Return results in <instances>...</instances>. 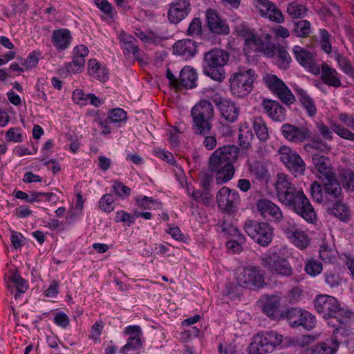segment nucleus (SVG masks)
I'll list each match as a JSON object with an SVG mask.
<instances>
[{
    "label": "nucleus",
    "instance_id": "nucleus-1",
    "mask_svg": "<svg viewBox=\"0 0 354 354\" xmlns=\"http://www.w3.org/2000/svg\"><path fill=\"white\" fill-rule=\"evenodd\" d=\"M275 190L281 204L309 223H314L317 221L316 212L303 189L297 188L290 181L287 174L281 173L277 175Z\"/></svg>",
    "mask_w": 354,
    "mask_h": 354
},
{
    "label": "nucleus",
    "instance_id": "nucleus-2",
    "mask_svg": "<svg viewBox=\"0 0 354 354\" xmlns=\"http://www.w3.org/2000/svg\"><path fill=\"white\" fill-rule=\"evenodd\" d=\"M239 154V149L232 145H225L216 149L208 160V169L218 185L230 181L234 176V163Z\"/></svg>",
    "mask_w": 354,
    "mask_h": 354
},
{
    "label": "nucleus",
    "instance_id": "nucleus-3",
    "mask_svg": "<svg viewBox=\"0 0 354 354\" xmlns=\"http://www.w3.org/2000/svg\"><path fill=\"white\" fill-rule=\"evenodd\" d=\"M230 59V54L222 49L214 48L204 54L203 73L214 81L222 82L225 78L223 66Z\"/></svg>",
    "mask_w": 354,
    "mask_h": 354
},
{
    "label": "nucleus",
    "instance_id": "nucleus-4",
    "mask_svg": "<svg viewBox=\"0 0 354 354\" xmlns=\"http://www.w3.org/2000/svg\"><path fill=\"white\" fill-rule=\"evenodd\" d=\"M191 115L193 120L192 129L195 134L205 136L210 133L214 117V108L211 102L201 100L192 107Z\"/></svg>",
    "mask_w": 354,
    "mask_h": 354
},
{
    "label": "nucleus",
    "instance_id": "nucleus-5",
    "mask_svg": "<svg viewBox=\"0 0 354 354\" xmlns=\"http://www.w3.org/2000/svg\"><path fill=\"white\" fill-rule=\"evenodd\" d=\"M313 303L317 313L322 315L325 319H331L328 324H331L332 326L335 328L334 334L337 333L339 330L338 326L342 324V322H339L337 319V316L342 311L337 299L328 295L320 294L316 296Z\"/></svg>",
    "mask_w": 354,
    "mask_h": 354
},
{
    "label": "nucleus",
    "instance_id": "nucleus-6",
    "mask_svg": "<svg viewBox=\"0 0 354 354\" xmlns=\"http://www.w3.org/2000/svg\"><path fill=\"white\" fill-rule=\"evenodd\" d=\"M283 337L273 330L260 332L253 336L249 346L251 354H266L272 352L276 346L280 345Z\"/></svg>",
    "mask_w": 354,
    "mask_h": 354
},
{
    "label": "nucleus",
    "instance_id": "nucleus-7",
    "mask_svg": "<svg viewBox=\"0 0 354 354\" xmlns=\"http://www.w3.org/2000/svg\"><path fill=\"white\" fill-rule=\"evenodd\" d=\"M254 81L255 73L251 68L233 73L229 78L232 94L236 97L248 96L252 91Z\"/></svg>",
    "mask_w": 354,
    "mask_h": 354
},
{
    "label": "nucleus",
    "instance_id": "nucleus-8",
    "mask_svg": "<svg viewBox=\"0 0 354 354\" xmlns=\"http://www.w3.org/2000/svg\"><path fill=\"white\" fill-rule=\"evenodd\" d=\"M277 155L280 161L295 177L304 175L306 163L295 150L289 146L282 145L278 149Z\"/></svg>",
    "mask_w": 354,
    "mask_h": 354
},
{
    "label": "nucleus",
    "instance_id": "nucleus-9",
    "mask_svg": "<svg viewBox=\"0 0 354 354\" xmlns=\"http://www.w3.org/2000/svg\"><path fill=\"white\" fill-rule=\"evenodd\" d=\"M260 263L272 275L290 277L293 274V270L289 261L276 252L262 256Z\"/></svg>",
    "mask_w": 354,
    "mask_h": 354
},
{
    "label": "nucleus",
    "instance_id": "nucleus-10",
    "mask_svg": "<svg viewBox=\"0 0 354 354\" xmlns=\"http://www.w3.org/2000/svg\"><path fill=\"white\" fill-rule=\"evenodd\" d=\"M243 229L249 236L262 246H267L272 241V230L267 223L247 220Z\"/></svg>",
    "mask_w": 354,
    "mask_h": 354
},
{
    "label": "nucleus",
    "instance_id": "nucleus-11",
    "mask_svg": "<svg viewBox=\"0 0 354 354\" xmlns=\"http://www.w3.org/2000/svg\"><path fill=\"white\" fill-rule=\"evenodd\" d=\"M236 278L239 285L245 288H261L266 284L264 272L259 266H247L239 269Z\"/></svg>",
    "mask_w": 354,
    "mask_h": 354
},
{
    "label": "nucleus",
    "instance_id": "nucleus-12",
    "mask_svg": "<svg viewBox=\"0 0 354 354\" xmlns=\"http://www.w3.org/2000/svg\"><path fill=\"white\" fill-rule=\"evenodd\" d=\"M292 53L297 62L307 71L318 75L320 74V65L317 59V54L299 46H295Z\"/></svg>",
    "mask_w": 354,
    "mask_h": 354
},
{
    "label": "nucleus",
    "instance_id": "nucleus-13",
    "mask_svg": "<svg viewBox=\"0 0 354 354\" xmlns=\"http://www.w3.org/2000/svg\"><path fill=\"white\" fill-rule=\"evenodd\" d=\"M285 316L291 327L302 326L307 330L313 328L315 326V317L307 310L290 308L286 312Z\"/></svg>",
    "mask_w": 354,
    "mask_h": 354
},
{
    "label": "nucleus",
    "instance_id": "nucleus-14",
    "mask_svg": "<svg viewBox=\"0 0 354 354\" xmlns=\"http://www.w3.org/2000/svg\"><path fill=\"white\" fill-rule=\"evenodd\" d=\"M281 133L286 140L294 144H301L312 136L309 128L301 124L284 123L281 127Z\"/></svg>",
    "mask_w": 354,
    "mask_h": 354
},
{
    "label": "nucleus",
    "instance_id": "nucleus-15",
    "mask_svg": "<svg viewBox=\"0 0 354 354\" xmlns=\"http://www.w3.org/2000/svg\"><path fill=\"white\" fill-rule=\"evenodd\" d=\"M216 202L221 211L232 214L236 211L240 196L237 191L224 186L217 192Z\"/></svg>",
    "mask_w": 354,
    "mask_h": 354
},
{
    "label": "nucleus",
    "instance_id": "nucleus-16",
    "mask_svg": "<svg viewBox=\"0 0 354 354\" xmlns=\"http://www.w3.org/2000/svg\"><path fill=\"white\" fill-rule=\"evenodd\" d=\"M271 36L269 34H254L251 39H248L246 46L254 52H261L266 56L273 57L277 52L276 46L271 41Z\"/></svg>",
    "mask_w": 354,
    "mask_h": 354
},
{
    "label": "nucleus",
    "instance_id": "nucleus-17",
    "mask_svg": "<svg viewBox=\"0 0 354 354\" xmlns=\"http://www.w3.org/2000/svg\"><path fill=\"white\" fill-rule=\"evenodd\" d=\"M316 127L325 140H332L333 139V131L341 138L354 142V132L344 127L343 124L333 122L330 124V128L324 122H318Z\"/></svg>",
    "mask_w": 354,
    "mask_h": 354
},
{
    "label": "nucleus",
    "instance_id": "nucleus-18",
    "mask_svg": "<svg viewBox=\"0 0 354 354\" xmlns=\"http://www.w3.org/2000/svg\"><path fill=\"white\" fill-rule=\"evenodd\" d=\"M207 28L213 34L227 35L230 33V27L218 12L214 9H207L205 14Z\"/></svg>",
    "mask_w": 354,
    "mask_h": 354
},
{
    "label": "nucleus",
    "instance_id": "nucleus-19",
    "mask_svg": "<svg viewBox=\"0 0 354 354\" xmlns=\"http://www.w3.org/2000/svg\"><path fill=\"white\" fill-rule=\"evenodd\" d=\"M257 209L261 216L265 219L279 222L283 218V212L280 207L268 199H259L257 203Z\"/></svg>",
    "mask_w": 354,
    "mask_h": 354
},
{
    "label": "nucleus",
    "instance_id": "nucleus-20",
    "mask_svg": "<svg viewBox=\"0 0 354 354\" xmlns=\"http://www.w3.org/2000/svg\"><path fill=\"white\" fill-rule=\"evenodd\" d=\"M119 41L123 54L127 58H129L131 55L138 61L142 59V50L138 46V40L136 37L122 32L119 35Z\"/></svg>",
    "mask_w": 354,
    "mask_h": 354
},
{
    "label": "nucleus",
    "instance_id": "nucleus-21",
    "mask_svg": "<svg viewBox=\"0 0 354 354\" xmlns=\"http://www.w3.org/2000/svg\"><path fill=\"white\" fill-rule=\"evenodd\" d=\"M324 204L330 205V203L342 200L344 198L342 187L336 177L324 180Z\"/></svg>",
    "mask_w": 354,
    "mask_h": 354
},
{
    "label": "nucleus",
    "instance_id": "nucleus-22",
    "mask_svg": "<svg viewBox=\"0 0 354 354\" xmlns=\"http://www.w3.org/2000/svg\"><path fill=\"white\" fill-rule=\"evenodd\" d=\"M256 7L262 17H267L270 21L278 24L284 21L282 12L272 2L268 0H257Z\"/></svg>",
    "mask_w": 354,
    "mask_h": 354
},
{
    "label": "nucleus",
    "instance_id": "nucleus-23",
    "mask_svg": "<svg viewBox=\"0 0 354 354\" xmlns=\"http://www.w3.org/2000/svg\"><path fill=\"white\" fill-rule=\"evenodd\" d=\"M189 10V0H176L169 6L168 19L172 24H178L186 17Z\"/></svg>",
    "mask_w": 354,
    "mask_h": 354
},
{
    "label": "nucleus",
    "instance_id": "nucleus-24",
    "mask_svg": "<svg viewBox=\"0 0 354 354\" xmlns=\"http://www.w3.org/2000/svg\"><path fill=\"white\" fill-rule=\"evenodd\" d=\"M261 106L263 112L273 121L282 122L286 120V109L279 102L263 99Z\"/></svg>",
    "mask_w": 354,
    "mask_h": 354
},
{
    "label": "nucleus",
    "instance_id": "nucleus-25",
    "mask_svg": "<svg viewBox=\"0 0 354 354\" xmlns=\"http://www.w3.org/2000/svg\"><path fill=\"white\" fill-rule=\"evenodd\" d=\"M173 53L185 59L192 58L197 53L196 43L189 39L178 40L173 45Z\"/></svg>",
    "mask_w": 354,
    "mask_h": 354
},
{
    "label": "nucleus",
    "instance_id": "nucleus-26",
    "mask_svg": "<svg viewBox=\"0 0 354 354\" xmlns=\"http://www.w3.org/2000/svg\"><path fill=\"white\" fill-rule=\"evenodd\" d=\"M322 81L328 86L338 88L342 86L339 73L328 64L323 62L320 66Z\"/></svg>",
    "mask_w": 354,
    "mask_h": 354
},
{
    "label": "nucleus",
    "instance_id": "nucleus-27",
    "mask_svg": "<svg viewBox=\"0 0 354 354\" xmlns=\"http://www.w3.org/2000/svg\"><path fill=\"white\" fill-rule=\"evenodd\" d=\"M312 160L317 170L323 176L324 180L335 176V170L328 158L319 154H314L312 156Z\"/></svg>",
    "mask_w": 354,
    "mask_h": 354
},
{
    "label": "nucleus",
    "instance_id": "nucleus-28",
    "mask_svg": "<svg viewBox=\"0 0 354 354\" xmlns=\"http://www.w3.org/2000/svg\"><path fill=\"white\" fill-rule=\"evenodd\" d=\"M327 208L328 214L333 216L343 222H348L351 218L349 206L344 203L343 199L330 203Z\"/></svg>",
    "mask_w": 354,
    "mask_h": 354
},
{
    "label": "nucleus",
    "instance_id": "nucleus-29",
    "mask_svg": "<svg viewBox=\"0 0 354 354\" xmlns=\"http://www.w3.org/2000/svg\"><path fill=\"white\" fill-rule=\"evenodd\" d=\"M88 73L93 78L102 82L109 80V72L106 66L101 64L96 59H91L88 62Z\"/></svg>",
    "mask_w": 354,
    "mask_h": 354
},
{
    "label": "nucleus",
    "instance_id": "nucleus-30",
    "mask_svg": "<svg viewBox=\"0 0 354 354\" xmlns=\"http://www.w3.org/2000/svg\"><path fill=\"white\" fill-rule=\"evenodd\" d=\"M71 40L72 36L70 30L68 29L62 28L53 32L52 42L55 48L59 51L68 48Z\"/></svg>",
    "mask_w": 354,
    "mask_h": 354
},
{
    "label": "nucleus",
    "instance_id": "nucleus-31",
    "mask_svg": "<svg viewBox=\"0 0 354 354\" xmlns=\"http://www.w3.org/2000/svg\"><path fill=\"white\" fill-rule=\"evenodd\" d=\"M339 343L335 338L319 343L312 348L305 349L301 354H333L338 348Z\"/></svg>",
    "mask_w": 354,
    "mask_h": 354
},
{
    "label": "nucleus",
    "instance_id": "nucleus-32",
    "mask_svg": "<svg viewBox=\"0 0 354 354\" xmlns=\"http://www.w3.org/2000/svg\"><path fill=\"white\" fill-rule=\"evenodd\" d=\"M247 163L250 175L257 180H263L269 178V171L264 161L250 159Z\"/></svg>",
    "mask_w": 354,
    "mask_h": 354
},
{
    "label": "nucleus",
    "instance_id": "nucleus-33",
    "mask_svg": "<svg viewBox=\"0 0 354 354\" xmlns=\"http://www.w3.org/2000/svg\"><path fill=\"white\" fill-rule=\"evenodd\" d=\"M197 73L189 66H184L179 74V89L193 88L196 86Z\"/></svg>",
    "mask_w": 354,
    "mask_h": 354
},
{
    "label": "nucleus",
    "instance_id": "nucleus-34",
    "mask_svg": "<svg viewBox=\"0 0 354 354\" xmlns=\"http://www.w3.org/2000/svg\"><path fill=\"white\" fill-rule=\"evenodd\" d=\"M295 91L298 95L299 101L308 115L310 117L315 116L317 113V107L313 97H311L306 91L301 88L297 87L295 88Z\"/></svg>",
    "mask_w": 354,
    "mask_h": 354
},
{
    "label": "nucleus",
    "instance_id": "nucleus-35",
    "mask_svg": "<svg viewBox=\"0 0 354 354\" xmlns=\"http://www.w3.org/2000/svg\"><path fill=\"white\" fill-rule=\"evenodd\" d=\"M280 299L274 295L268 297L263 305V312L273 319L280 317Z\"/></svg>",
    "mask_w": 354,
    "mask_h": 354
},
{
    "label": "nucleus",
    "instance_id": "nucleus-36",
    "mask_svg": "<svg viewBox=\"0 0 354 354\" xmlns=\"http://www.w3.org/2000/svg\"><path fill=\"white\" fill-rule=\"evenodd\" d=\"M219 110L222 116L228 122H233L238 118L239 109L232 101L223 99V102L219 103Z\"/></svg>",
    "mask_w": 354,
    "mask_h": 354
},
{
    "label": "nucleus",
    "instance_id": "nucleus-37",
    "mask_svg": "<svg viewBox=\"0 0 354 354\" xmlns=\"http://www.w3.org/2000/svg\"><path fill=\"white\" fill-rule=\"evenodd\" d=\"M10 274L7 281L8 288V289L16 288L17 292L15 294V297L17 298L18 293H24L27 290L28 283L17 271H10ZM11 291H13V289Z\"/></svg>",
    "mask_w": 354,
    "mask_h": 354
},
{
    "label": "nucleus",
    "instance_id": "nucleus-38",
    "mask_svg": "<svg viewBox=\"0 0 354 354\" xmlns=\"http://www.w3.org/2000/svg\"><path fill=\"white\" fill-rule=\"evenodd\" d=\"M333 57L337 63L339 68L346 75L354 79V62L348 57L335 50L333 53Z\"/></svg>",
    "mask_w": 354,
    "mask_h": 354
},
{
    "label": "nucleus",
    "instance_id": "nucleus-39",
    "mask_svg": "<svg viewBox=\"0 0 354 354\" xmlns=\"http://www.w3.org/2000/svg\"><path fill=\"white\" fill-rule=\"evenodd\" d=\"M218 227L221 233L223 234L226 238L230 237H239V240L241 242H245V238L239 230L232 225L230 222H227L225 219L221 220L218 224Z\"/></svg>",
    "mask_w": 354,
    "mask_h": 354
},
{
    "label": "nucleus",
    "instance_id": "nucleus-40",
    "mask_svg": "<svg viewBox=\"0 0 354 354\" xmlns=\"http://www.w3.org/2000/svg\"><path fill=\"white\" fill-rule=\"evenodd\" d=\"M252 129L261 142H265L267 141L269 138L268 128L262 117H254L252 119Z\"/></svg>",
    "mask_w": 354,
    "mask_h": 354
},
{
    "label": "nucleus",
    "instance_id": "nucleus-41",
    "mask_svg": "<svg viewBox=\"0 0 354 354\" xmlns=\"http://www.w3.org/2000/svg\"><path fill=\"white\" fill-rule=\"evenodd\" d=\"M286 234L294 245L298 248L303 250L307 247L309 239L305 232L295 229V230L288 231Z\"/></svg>",
    "mask_w": 354,
    "mask_h": 354
},
{
    "label": "nucleus",
    "instance_id": "nucleus-42",
    "mask_svg": "<svg viewBox=\"0 0 354 354\" xmlns=\"http://www.w3.org/2000/svg\"><path fill=\"white\" fill-rule=\"evenodd\" d=\"M136 205L142 209H159L162 203L155 201L152 197L138 196L135 198Z\"/></svg>",
    "mask_w": 354,
    "mask_h": 354
},
{
    "label": "nucleus",
    "instance_id": "nucleus-43",
    "mask_svg": "<svg viewBox=\"0 0 354 354\" xmlns=\"http://www.w3.org/2000/svg\"><path fill=\"white\" fill-rule=\"evenodd\" d=\"M304 269L308 274L316 277L322 272L323 265L319 260L311 258L306 261Z\"/></svg>",
    "mask_w": 354,
    "mask_h": 354
},
{
    "label": "nucleus",
    "instance_id": "nucleus-44",
    "mask_svg": "<svg viewBox=\"0 0 354 354\" xmlns=\"http://www.w3.org/2000/svg\"><path fill=\"white\" fill-rule=\"evenodd\" d=\"M263 80L266 85L273 93H276L285 85L284 82L274 75L266 74Z\"/></svg>",
    "mask_w": 354,
    "mask_h": 354
},
{
    "label": "nucleus",
    "instance_id": "nucleus-45",
    "mask_svg": "<svg viewBox=\"0 0 354 354\" xmlns=\"http://www.w3.org/2000/svg\"><path fill=\"white\" fill-rule=\"evenodd\" d=\"M307 12V8L304 5H300L297 3H290L288 5L287 12L293 19L304 17Z\"/></svg>",
    "mask_w": 354,
    "mask_h": 354
},
{
    "label": "nucleus",
    "instance_id": "nucleus-46",
    "mask_svg": "<svg viewBox=\"0 0 354 354\" xmlns=\"http://www.w3.org/2000/svg\"><path fill=\"white\" fill-rule=\"evenodd\" d=\"M310 194L312 198L318 203H323L324 201V187L323 189L321 185L317 182L313 181L310 185Z\"/></svg>",
    "mask_w": 354,
    "mask_h": 354
},
{
    "label": "nucleus",
    "instance_id": "nucleus-47",
    "mask_svg": "<svg viewBox=\"0 0 354 354\" xmlns=\"http://www.w3.org/2000/svg\"><path fill=\"white\" fill-rule=\"evenodd\" d=\"M294 33L299 37H306L310 33V23L308 20H301L295 23Z\"/></svg>",
    "mask_w": 354,
    "mask_h": 354
},
{
    "label": "nucleus",
    "instance_id": "nucleus-48",
    "mask_svg": "<svg viewBox=\"0 0 354 354\" xmlns=\"http://www.w3.org/2000/svg\"><path fill=\"white\" fill-rule=\"evenodd\" d=\"M107 118L112 123L120 125L121 122L127 120V113L124 109L116 108L109 111Z\"/></svg>",
    "mask_w": 354,
    "mask_h": 354
},
{
    "label": "nucleus",
    "instance_id": "nucleus-49",
    "mask_svg": "<svg viewBox=\"0 0 354 354\" xmlns=\"http://www.w3.org/2000/svg\"><path fill=\"white\" fill-rule=\"evenodd\" d=\"M254 138L252 131L249 129L239 130V145L243 149H248L251 147V142Z\"/></svg>",
    "mask_w": 354,
    "mask_h": 354
},
{
    "label": "nucleus",
    "instance_id": "nucleus-50",
    "mask_svg": "<svg viewBox=\"0 0 354 354\" xmlns=\"http://www.w3.org/2000/svg\"><path fill=\"white\" fill-rule=\"evenodd\" d=\"M274 94L286 104H292L295 102L294 95L286 84Z\"/></svg>",
    "mask_w": 354,
    "mask_h": 354
},
{
    "label": "nucleus",
    "instance_id": "nucleus-51",
    "mask_svg": "<svg viewBox=\"0 0 354 354\" xmlns=\"http://www.w3.org/2000/svg\"><path fill=\"white\" fill-rule=\"evenodd\" d=\"M114 197L111 194H106L102 196L99 201V207L104 212L110 213L114 210Z\"/></svg>",
    "mask_w": 354,
    "mask_h": 354
},
{
    "label": "nucleus",
    "instance_id": "nucleus-52",
    "mask_svg": "<svg viewBox=\"0 0 354 354\" xmlns=\"http://www.w3.org/2000/svg\"><path fill=\"white\" fill-rule=\"evenodd\" d=\"M320 46L322 50L326 53H332V45L330 42V35L328 30L324 28L319 30Z\"/></svg>",
    "mask_w": 354,
    "mask_h": 354
},
{
    "label": "nucleus",
    "instance_id": "nucleus-53",
    "mask_svg": "<svg viewBox=\"0 0 354 354\" xmlns=\"http://www.w3.org/2000/svg\"><path fill=\"white\" fill-rule=\"evenodd\" d=\"M142 341L141 338L127 339V343L121 348L120 352L127 354L130 351H138L142 348Z\"/></svg>",
    "mask_w": 354,
    "mask_h": 354
},
{
    "label": "nucleus",
    "instance_id": "nucleus-54",
    "mask_svg": "<svg viewBox=\"0 0 354 354\" xmlns=\"http://www.w3.org/2000/svg\"><path fill=\"white\" fill-rule=\"evenodd\" d=\"M319 258L326 263H332L336 259L335 252L326 244L321 245Z\"/></svg>",
    "mask_w": 354,
    "mask_h": 354
},
{
    "label": "nucleus",
    "instance_id": "nucleus-55",
    "mask_svg": "<svg viewBox=\"0 0 354 354\" xmlns=\"http://www.w3.org/2000/svg\"><path fill=\"white\" fill-rule=\"evenodd\" d=\"M112 190L118 197L124 199L131 194V189L119 180H115L112 185Z\"/></svg>",
    "mask_w": 354,
    "mask_h": 354
},
{
    "label": "nucleus",
    "instance_id": "nucleus-56",
    "mask_svg": "<svg viewBox=\"0 0 354 354\" xmlns=\"http://www.w3.org/2000/svg\"><path fill=\"white\" fill-rule=\"evenodd\" d=\"M188 193L191 194L192 198L196 202L201 203L204 205H209L212 198L210 194L207 190L201 192L200 190H194L190 193V189L188 188Z\"/></svg>",
    "mask_w": 354,
    "mask_h": 354
},
{
    "label": "nucleus",
    "instance_id": "nucleus-57",
    "mask_svg": "<svg viewBox=\"0 0 354 354\" xmlns=\"http://www.w3.org/2000/svg\"><path fill=\"white\" fill-rule=\"evenodd\" d=\"M277 55L279 59V67L281 69L286 70L289 68L290 64L292 61L291 57L286 48L280 46L277 48Z\"/></svg>",
    "mask_w": 354,
    "mask_h": 354
},
{
    "label": "nucleus",
    "instance_id": "nucleus-58",
    "mask_svg": "<svg viewBox=\"0 0 354 354\" xmlns=\"http://www.w3.org/2000/svg\"><path fill=\"white\" fill-rule=\"evenodd\" d=\"M88 48L86 46L83 44L77 45L73 50L72 59L85 64V58L88 56Z\"/></svg>",
    "mask_w": 354,
    "mask_h": 354
},
{
    "label": "nucleus",
    "instance_id": "nucleus-59",
    "mask_svg": "<svg viewBox=\"0 0 354 354\" xmlns=\"http://www.w3.org/2000/svg\"><path fill=\"white\" fill-rule=\"evenodd\" d=\"M55 195L52 192H41L33 191L31 192L29 195V203H33L35 202H39L44 198L46 201H50L53 200Z\"/></svg>",
    "mask_w": 354,
    "mask_h": 354
},
{
    "label": "nucleus",
    "instance_id": "nucleus-60",
    "mask_svg": "<svg viewBox=\"0 0 354 354\" xmlns=\"http://www.w3.org/2000/svg\"><path fill=\"white\" fill-rule=\"evenodd\" d=\"M40 55L41 53L39 51L31 52L28 55L25 61L22 63V65L25 67L26 69H31L35 68L38 64Z\"/></svg>",
    "mask_w": 354,
    "mask_h": 354
},
{
    "label": "nucleus",
    "instance_id": "nucleus-61",
    "mask_svg": "<svg viewBox=\"0 0 354 354\" xmlns=\"http://www.w3.org/2000/svg\"><path fill=\"white\" fill-rule=\"evenodd\" d=\"M337 118L344 127L348 129L351 128L354 131V113L341 112L338 113Z\"/></svg>",
    "mask_w": 354,
    "mask_h": 354
},
{
    "label": "nucleus",
    "instance_id": "nucleus-62",
    "mask_svg": "<svg viewBox=\"0 0 354 354\" xmlns=\"http://www.w3.org/2000/svg\"><path fill=\"white\" fill-rule=\"evenodd\" d=\"M6 139L8 142H21L22 141L21 129L10 128L6 133Z\"/></svg>",
    "mask_w": 354,
    "mask_h": 354
},
{
    "label": "nucleus",
    "instance_id": "nucleus-63",
    "mask_svg": "<svg viewBox=\"0 0 354 354\" xmlns=\"http://www.w3.org/2000/svg\"><path fill=\"white\" fill-rule=\"evenodd\" d=\"M124 335L130 338H141L142 336V328L138 325H131L127 326L123 332Z\"/></svg>",
    "mask_w": 354,
    "mask_h": 354
},
{
    "label": "nucleus",
    "instance_id": "nucleus-64",
    "mask_svg": "<svg viewBox=\"0 0 354 354\" xmlns=\"http://www.w3.org/2000/svg\"><path fill=\"white\" fill-rule=\"evenodd\" d=\"M237 34L245 39V44L248 41L249 39L253 37L254 32V30L245 24H241L236 28Z\"/></svg>",
    "mask_w": 354,
    "mask_h": 354
}]
</instances>
